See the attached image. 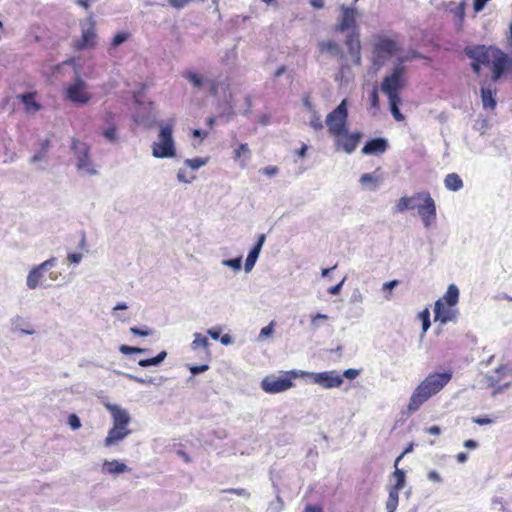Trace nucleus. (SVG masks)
<instances>
[{"label": "nucleus", "mask_w": 512, "mask_h": 512, "mask_svg": "<svg viewBox=\"0 0 512 512\" xmlns=\"http://www.w3.org/2000/svg\"><path fill=\"white\" fill-rule=\"evenodd\" d=\"M102 470H103V472L112 474V475H119L124 472L131 471V469L126 464L121 463L117 460L104 461Z\"/></svg>", "instance_id": "5701e85b"}, {"label": "nucleus", "mask_w": 512, "mask_h": 512, "mask_svg": "<svg viewBox=\"0 0 512 512\" xmlns=\"http://www.w3.org/2000/svg\"><path fill=\"white\" fill-rule=\"evenodd\" d=\"M459 316V310L455 306L445 305L443 299H438L434 305V318L441 324L448 322L456 323Z\"/></svg>", "instance_id": "2eb2a0df"}, {"label": "nucleus", "mask_w": 512, "mask_h": 512, "mask_svg": "<svg viewBox=\"0 0 512 512\" xmlns=\"http://www.w3.org/2000/svg\"><path fill=\"white\" fill-rule=\"evenodd\" d=\"M481 100L484 109H495L497 105V101L495 99V90H492L491 88L482 87Z\"/></svg>", "instance_id": "393cba45"}, {"label": "nucleus", "mask_w": 512, "mask_h": 512, "mask_svg": "<svg viewBox=\"0 0 512 512\" xmlns=\"http://www.w3.org/2000/svg\"><path fill=\"white\" fill-rule=\"evenodd\" d=\"M369 100L371 102L372 107L378 108L379 106V98H378V92L376 89H373L369 95Z\"/></svg>", "instance_id": "4d7b16f0"}, {"label": "nucleus", "mask_w": 512, "mask_h": 512, "mask_svg": "<svg viewBox=\"0 0 512 512\" xmlns=\"http://www.w3.org/2000/svg\"><path fill=\"white\" fill-rule=\"evenodd\" d=\"M166 356H167V352L162 351L155 357L139 360L138 365L141 367L158 366L159 364H161L164 361Z\"/></svg>", "instance_id": "7c9ffc66"}, {"label": "nucleus", "mask_w": 512, "mask_h": 512, "mask_svg": "<svg viewBox=\"0 0 512 512\" xmlns=\"http://www.w3.org/2000/svg\"><path fill=\"white\" fill-rule=\"evenodd\" d=\"M419 318L422 322V330H423V333H426L427 330L430 328V313H429V310L428 309H425L423 310L420 314H419Z\"/></svg>", "instance_id": "37998d69"}, {"label": "nucleus", "mask_w": 512, "mask_h": 512, "mask_svg": "<svg viewBox=\"0 0 512 512\" xmlns=\"http://www.w3.org/2000/svg\"><path fill=\"white\" fill-rule=\"evenodd\" d=\"M208 335L214 340L220 339L221 334V328L220 327H213L207 330Z\"/></svg>", "instance_id": "bf43d9fd"}, {"label": "nucleus", "mask_w": 512, "mask_h": 512, "mask_svg": "<svg viewBox=\"0 0 512 512\" xmlns=\"http://www.w3.org/2000/svg\"><path fill=\"white\" fill-rule=\"evenodd\" d=\"M341 15L338 18V22L334 27L335 32L339 33H354L360 32L359 26L357 24V18L359 13L354 6L341 5L340 6Z\"/></svg>", "instance_id": "1a4fd4ad"}, {"label": "nucleus", "mask_w": 512, "mask_h": 512, "mask_svg": "<svg viewBox=\"0 0 512 512\" xmlns=\"http://www.w3.org/2000/svg\"><path fill=\"white\" fill-rule=\"evenodd\" d=\"M130 332L135 335V336H149L152 334V331L151 330H143V329H140L138 327H131L130 328Z\"/></svg>", "instance_id": "864d4df0"}, {"label": "nucleus", "mask_w": 512, "mask_h": 512, "mask_svg": "<svg viewBox=\"0 0 512 512\" xmlns=\"http://www.w3.org/2000/svg\"><path fill=\"white\" fill-rule=\"evenodd\" d=\"M198 92H204L206 90V84L209 77L202 74L186 71L182 75Z\"/></svg>", "instance_id": "412c9836"}, {"label": "nucleus", "mask_w": 512, "mask_h": 512, "mask_svg": "<svg viewBox=\"0 0 512 512\" xmlns=\"http://www.w3.org/2000/svg\"><path fill=\"white\" fill-rule=\"evenodd\" d=\"M427 479L429 481H431L433 483H437V484H441L443 482L442 476L440 475V473H438L435 470H432V471L428 472Z\"/></svg>", "instance_id": "8fccbe9b"}, {"label": "nucleus", "mask_w": 512, "mask_h": 512, "mask_svg": "<svg viewBox=\"0 0 512 512\" xmlns=\"http://www.w3.org/2000/svg\"><path fill=\"white\" fill-rule=\"evenodd\" d=\"M18 97L24 103L26 110L28 112H36L40 109L39 104L35 102L32 94L26 93V94L19 95Z\"/></svg>", "instance_id": "473e14b6"}, {"label": "nucleus", "mask_w": 512, "mask_h": 512, "mask_svg": "<svg viewBox=\"0 0 512 512\" xmlns=\"http://www.w3.org/2000/svg\"><path fill=\"white\" fill-rule=\"evenodd\" d=\"M399 284L398 280H391L388 282H385L382 286V290H392Z\"/></svg>", "instance_id": "338daca9"}, {"label": "nucleus", "mask_w": 512, "mask_h": 512, "mask_svg": "<svg viewBox=\"0 0 512 512\" xmlns=\"http://www.w3.org/2000/svg\"><path fill=\"white\" fill-rule=\"evenodd\" d=\"M208 162L207 158H193V159H186L184 161L185 165L192 170H197L202 166H205Z\"/></svg>", "instance_id": "a19ab883"}, {"label": "nucleus", "mask_w": 512, "mask_h": 512, "mask_svg": "<svg viewBox=\"0 0 512 512\" xmlns=\"http://www.w3.org/2000/svg\"><path fill=\"white\" fill-rule=\"evenodd\" d=\"M310 125L316 131L321 130L323 128L321 117L316 111H313V113H312Z\"/></svg>", "instance_id": "a18cd8bd"}, {"label": "nucleus", "mask_w": 512, "mask_h": 512, "mask_svg": "<svg viewBox=\"0 0 512 512\" xmlns=\"http://www.w3.org/2000/svg\"><path fill=\"white\" fill-rule=\"evenodd\" d=\"M130 433L131 430H129L127 427L113 426L108 431L107 437L105 438L104 441V445L106 447L116 445L120 441L124 440Z\"/></svg>", "instance_id": "aec40b11"}, {"label": "nucleus", "mask_w": 512, "mask_h": 512, "mask_svg": "<svg viewBox=\"0 0 512 512\" xmlns=\"http://www.w3.org/2000/svg\"><path fill=\"white\" fill-rule=\"evenodd\" d=\"M119 351L125 355L134 354V353L145 354V353L149 352V349L140 348V347H132V346H128V345H121L119 347Z\"/></svg>", "instance_id": "58836bf2"}, {"label": "nucleus", "mask_w": 512, "mask_h": 512, "mask_svg": "<svg viewBox=\"0 0 512 512\" xmlns=\"http://www.w3.org/2000/svg\"><path fill=\"white\" fill-rule=\"evenodd\" d=\"M86 89L87 84L85 81L77 77L66 89V96L75 104H86L90 100V95L87 93Z\"/></svg>", "instance_id": "4468645a"}, {"label": "nucleus", "mask_w": 512, "mask_h": 512, "mask_svg": "<svg viewBox=\"0 0 512 512\" xmlns=\"http://www.w3.org/2000/svg\"><path fill=\"white\" fill-rule=\"evenodd\" d=\"M278 168L276 166H267L260 169V172L267 176H274L278 173Z\"/></svg>", "instance_id": "5fc2aeb1"}, {"label": "nucleus", "mask_w": 512, "mask_h": 512, "mask_svg": "<svg viewBox=\"0 0 512 512\" xmlns=\"http://www.w3.org/2000/svg\"><path fill=\"white\" fill-rule=\"evenodd\" d=\"M194 339L191 343V349L197 350L199 348H207L209 346V340L206 336L202 335L201 333H194Z\"/></svg>", "instance_id": "f704fd0d"}, {"label": "nucleus", "mask_w": 512, "mask_h": 512, "mask_svg": "<svg viewBox=\"0 0 512 512\" xmlns=\"http://www.w3.org/2000/svg\"><path fill=\"white\" fill-rule=\"evenodd\" d=\"M304 373V377H310L315 384L325 389L337 388L343 383L342 376L335 370L318 373L304 371Z\"/></svg>", "instance_id": "9b49d317"}, {"label": "nucleus", "mask_w": 512, "mask_h": 512, "mask_svg": "<svg viewBox=\"0 0 512 512\" xmlns=\"http://www.w3.org/2000/svg\"><path fill=\"white\" fill-rule=\"evenodd\" d=\"M441 299H443L445 305L456 306L459 300L458 287L455 284H450Z\"/></svg>", "instance_id": "cd10ccee"}, {"label": "nucleus", "mask_w": 512, "mask_h": 512, "mask_svg": "<svg viewBox=\"0 0 512 512\" xmlns=\"http://www.w3.org/2000/svg\"><path fill=\"white\" fill-rule=\"evenodd\" d=\"M46 156V147H44L43 149H41L38 153H36L31 159H30V162L31 163H36L38 161H41L45 158Z\"/></svg>", "instance_id": "052dcab7"}, {"label": "nucleus", "mask_w": 512, "mask_h": 512, "mask_svg": "<svg viewBox=\"0 0 512 512\" xmlns=\"http://www.w3.org/2000/svg\"><path fill=\"white\" fill-rule=\"evenodd\" d=\"M417 198L423 203L417 205V211L425 228H429L436 220V204L428 192L417 193Z\"/></svg>", "instance_id": "9d476101"}, {"label": "nucleus", "mask_w": 512, "mask_h": 512, "mask_svg": "<svg viewBox=\"0 0 512 512\" xmlns=\"http://www.w3.org/2000/svg\"><path fill=\"white\" fill-rule=\"evenodd\" d=\"M444 185L447 190L457 192L463 188L464 184L457 173H450L446 175Z\"/></svg>", "instance_id": "a878e982"}, {"label": "nucleus", "mask_w": 512, "mask_h": 512, "mask_svg": "<svg viewBox=\"0 0 512 512\" xmlns=\"http://www.w3.org/2000/svg\"><path fill=\"white\" fill-rule=\"evenodd\" d=\"M260 252V250L254 247H252V249L249 251L244 264V270L246 273L250 272L254 268L255 263L260 255Z\"/></svg>", "instance_id": "72a5a7b5"}, {"label": "nucleus", "mask_w": 512, "mask_h": 512, "mask_svg": "<svg viewBox=\"0 0 512 512\" xmlns=\"http://www.w3.org/2000/svg\"><path fill=\"white\" fill-rule=\"evenodd\" d=\"M129 37L130 34L128 32H118L112 39L110 50L117 48L118 46L126 42L129 39Z\"/></svg>", "instance_id": "ea45409f"}, {"label": "nucleus", "mask_w": 512, "mask_h": 512, "mask_svg": "<svg viewBox=\"0 0 512 512\" xmlns=\"http://www.w3.org/2000/svg\"><path fill=\"white\" fill-rule=\"evenodd\" d=\"M344 282H345V278H343L338 284L330 287L328 289V293L331 295H338L342 289Z\"/></svg>", "instance_id": "13d9d810"}, {"label": "nucleus", "mask_w": 512, "mask_h": 512, "mask_svg": "<svg viewBox=\"0 0 512 512\" xmlns=\"http://www.w3.org/2000/svg\"><path fill=\"white\" fill-rule=\"evenodd\" d=\"M347 100L343 99L340 104L330 112L325 120L329 133L335 137L345 134L347 130Z\"/></svg>", "instance_id": "423d86ee"}, {"label": "nucleus", "mask_w": 512, "mask_h": 512, "mask_svg": "<svg viewBox=\"0 0 512 512\" xmlns=\"http://www.w3.org/2000/svg\"><path fill=\"white\" fill-rule=\"evenodd\" d=\"M106 408L111 413L113 426L127 427L131 421L128 410L115 404H107Z\"/></svg>", "instance_id": "a211bd4d"}, {"label": "nucleus", "mask_w": 512, "mask_h": 512, "mask_svg": "<svg viewBox=\"0 0 512 512\" xmlns=\"http://www.w3.org/2000/svg\"><path fill=\"white\" fill-rule=\"evenodd\" d=\"M242 154H247L248 158H250L251 153L248 144L246 143L240 144L239 147L234 151V159H239L242 156Z\"/></svg>", "instance_id": "49530a36"}, {"label": "nucleus", "mask_w": 512, "mask_h": 512, "mask_svg": "<svg viewBox=\"0 0 512 512\" xmlns=\"http://www.w3.org/2000/svg\"><path fill=\"white\" fill-rule=\"evenodd\" d=\"M81 38L75 40L74 47L77 50H84L95 46L96 33L94 30V21L90 17L86 22L81 23Z\"/></svg>", "instance_id": "ddd939ff"}, {"label": "nucleus", "mask_w": 512, "mask_h": 512, "mask_svg": "<svg viewBox=\"0 0 512 512\" xmlns=\"http://www.w3.org/2000/svg\"><path fill=\"white\" fill-rule=\"evenodd\" d=\"M77 163L76 167L78 171H84L89 175H96L97 169L95 168L92 160L90 159V148L89 146L77 139L72 140V147Z\"/></svg>", "instance_id": "6e6552de"}, {"label": "nucleus", "mask_w": 512, "mask_h": 512, "mask_svg": "<svg viewBox=\"0 0 512 512\" xmlns=\"http://www.w3.org/2000/svg\"><path fill=\"white\" fill-rule=\"evenodd\" d=\"M399 502V494L396 491H389L388 499L386 501L387 512H395Z\"/></svg>", "instance_id": "4c0bfd02"}, {"label": "nucleus", "mask_w": 512, "mask_h": 512, "mask_svg": "<svg viewBox=\"0 0 512 512\" xmlns=\"http://www.w3.org/2000/svg\"><path fill=\"white\" fill-rule=\"evenodd\" d=\"M388 148V141L385 138L377 137L370 139L362 148V153L365 155H379L383 154Z\"/></svg>", "instance_id": "6ab92c4d"}, {"label": "nucleus", "mask_w": 512, "mask_h": 512, "mask_svg": "<svg viewBox=\"0 0 512 512\" xmlns=\"http://www.w3.org/2000/svg\"><path fill=\"white\" fill-rule=\"evenodd\" d=\"M152 155L155 158H173L176 155L173 127L171 124L160 123L157 141L152 146Z\"/></svg>", "instance_id": "39448f33"}, {"label": "nucleus", "mask_w": 512, "mask_h": 512, "mask_svg": "<svg viewBox=\"0 0 512 512\" xmlns=\"http://www.w3.org/2000/svg\"><path fill=\"white\" fill-rule=\"evenodd\" d=\"M209 369V366L207 364L203 365H192L189 367V370L192 375H198L200 373H203Z\"/></svg>", "instance_id": "3c124183"}, {"label": "nucleus", "mask_w": 512, "mask_h": 512, "mask_svg": "<svg viewBox=\"0 0 512 512\" xmlns=\"http://www.w3.org/2000/svg\"><path fill=\"white\" fill-rule=\"evenodd\" d=\"M67 259H68L69 262H71L73 264H78L82 260V254H80V253H70V254H68Z\"/></svg>", "instance_id": "e2e57ef3"}, {"label": "nucleus", "mask_w": 512, "mask_h": 512, "mask_svg": "<svg viewBox=\"0 0 512 512\" xmlns=\"http://www.w3.org/2000/svg\"><path fill=\"white\" fill-rule=\"evenodd\" d=\"M113 115L111 113H106L105 115V123L107 124V129L103 131V136L110 142H115L117 140V128L114 124Z\"/></svg>", "instance_id": "bb28decb"}, {"label": "nucleus", "mask_w": 512, "mask_h": 512, "mask_svg": "<svg viewBox=\"0 0 512 512\" xmlns=\"http://www.w3.org/2000/svg\"><path fill=\"white\" fill-rule=\"evenodd\" d=\"M177 179L179 182L188 184V183H191L195 179V176L188 175L186 169L180 168L177 172Z\"/></svg>", "instance_id": "c03bdc74"}, {"label": "nucleus", "mask_w": 512, "mask_h": 512, "mask_svg": "<svg viewBox=\"0 0 512 512\" xmlns=\"http://www.w3.org/2000/svg\"><path fill=\"white\" fill-rule=\"evenodd\" d=\"M329 319V316L323 313H317L311 316L310 328L313 331L319 329Z\"/></svg>", "instance_id": "e433bc0d"}, {"label": "nucleus", "mask_w": 512, "mask_h": 512, "mask_svg": "<svg viewBox=\"0 0 512 512\" xmlns=\"http://www.w3.org/2000/svg\"><path fill=\"white\" fill-rule=\"evenodd\" d=\"M221 264L226 267L232 268L234 271H239L242 265V258L237 257L233 259L222 260Z\"/></svg>", "instance_id": "79ce46f5"}, {"label": "nucleus", "mask_w": 512, "mask_h": 512, "mask_svg": "<svg viewBox=\"0 0 512 512\" xmlns=\"http://www.w3.org/2000/svg\"><path fill=\"white\" fill-rule=\"evenodd\" d=\"M464 52L470 59L489 65L493 81H498L507 71L512 72V58L499 48L475 45L466 47Z\"/></svg>", "instance_id": "f257e3e1"}, {"label": "nucleus", "mask_w": 512, "mask_h": 512, "mask_svg": "<svg viewBox=\"0 0 512 512\" xmlns=\"http://www.w3.org/2000/svg\"><path fill=\"white\" fill-rule=\"evenodd\" d=\"M405 479H396L395 485L390 489V491H396V494H399V491L404 488Z\"/></svg>", "instance_id": "0e129e2a"}, {"label": "nucleus", "mask_w": 512, "mask_h": 512, "mask_svg": "<svg viewBox=\"0 0 512 512\" xmlns=\"http://www.w3.org/2000/svg\"><path fill=\"white\" fill-rule=\"evenodd\" d=\"M68 424L70 425L71 429L77 430L81 427L80 418L76 414H70L68 417Z\"/></svg>", "instance_id": "09e8293b"}, {"label": "nucleus", "mask_w": 512, "mask_h": 512, "mask_svg": "<svg viewBox=\"0 0 512 512\" xmlns=\"http://www.w3.org/2000/svg\"><path fill=\"white\" fill-rule=\"evenodd\" d=\"M265 240H266L265 234H260L258 236L257 242L254 244L253 247L261 251V249L265 243Z\"/></svg>", "instance_id": "774afa93"}, {"label": "nucleus", "mask_w": 512, "mask_h": 512, "mask_svg": "<svg viewBox=\"0 0 512 512\" xmlns=\"http://www.w3.org/2000/svg\"><path fill=\"white\" fill-rule=\"evenodd\" d=\"M303 370H289L280 374H270L262 379L261 388L268 394L282 393L294 386L293 379L303 378Z\"/></svg>", "instance_id": "20e7f679"}, {"label": "nucleus", "mask_w": 512, "mask_h": 512, "mask_svg": "<svg viewBox=\"0 0 512 512\" xmlns=\"http://www.w3.org/2000/svg\"><path fill=\"white\" fill-rule=\"evenodd\" d=\"M318 48L321 53H328L333 57H339L341 59L344 58L341 46L334 40L320 41Z\"/></svg>", "instance_id": "4be33fe9"}, {"label": "nucleus", "mask_w": 512, "mask_h": 512, "mask_svg": "<svg viewBox=\"0 0 512 512\" xmlns=\"http://www.w3.org/2000/svg\"><path fill=\"white\" fill-rule=\"evenodd\" d=\"M421 58V54L417 51H410L405 55L398 56L396 58V62L394 66H400L401 68H405L404 63L409 62L413 59Z\"/></svg>", "instance_id": "c9c22d12"}, {"label": "nucleus", "mask_w": 512, "mask_h": 512, "mask_svg": "<svg viewBox=\"0 0 512 512\" xmlns=\"http://www.w3.org/2000/svg\"><path fill=\"white\" fill-rule=\"evenodd\" d=\"M359 375V371L356 369H347L344 371L342 378L346 377L347 379H355Z\"/></svg>", "instance_id": "680f3d73"}, {"label": "nucleus", "mask_w": 512, "mask_h": 512, "mask_svg": "<svg viewBox=\"0 0 512 512\" xmlns=\"http://www.w3.org/2000/svg\"><path fill=\"white\" fill-rule=\"evenodd\" d=\"M24 323V319L21 316H15L11 319V324L13 328L18 329L20 328Z\"/></svg>", "instance_id": "69168bd1"}, {"label": "nucleus", "mask_w": 512, "mask_h": 512, "mask_svg": "<svg viewBox=\"0 0 512 512\" xmlns=\"http://www.w3.org/2000/svg\"><path fill=\"white\" fill-rule=\"evenodd\" d=\"M490 0H474L473 9L476 13L481 12Z\"/></svg>", "instance_id": "6e6d98bb"}, {"label": "nucleus", "mask_w": 512, "mask_h": 512, "mask_svg": "<svg viewBox=\"0 0 512 512\" xmlns=\"http://www.w3.org/2000/svg\"><path fill=\"white\" fill-rule=\"evenodd\" d=\"M416 199H418L417 194L411 197H401L395 206V211L401 213L407 209H417V205L414 203Z\"/></svg>", "instance_id": "c85d7f7f"}, {"label": "nucleus", "mask_w": 512, "mask_h": 512, "mask_svg": "<svg viewBox=\"0 0 512 512\" xmlns=\"http://www.w3.org/2000/svg\"><path fill=\"white\" fill-rule=\"evenodd\" d=\"M274 324L273 322H271L270 324H268L267 326L263 327L261 330H260V334L259 336L260 337H269L272 335V333L274 332V328H273Z\"/></svg>", "instance_id": "603ef678"}, {"label": "nucleus", "mask_w": 512, "mask_h": 512, "mask_svg": "<svg viewBox=\"0 0 512 512\" xmlns=\"http://www.w3.org/2000/svg\"><path fill=\"white\" fill-rule=\"evenodd\" d=\"M57 259L55 257H52L41 264L33 267L26 279V285L29 289L34 290L36 289L42 282L45 273L53 268L56 265Z\"/></svg>", "instance_id": "f8f14e48"}, {"label": "nucleus", "mask_w": 512, "mask_h": 512, "mask_svg": "<svg viewBox=\"0 0 512 512\" xmlns=\"http://www.w3.org/2000/svg\"><path fill=\"white\" fill-rule=\"evenodd\" d=\"M363 301L364 295L358 288L354 289L350 297V302L354 304H361Z\"/></svg>", "instance_id": "de8ad7c7"}, {"label": "nucleus", "mask_w": 512, "mask_h": 512, "mask_svg": "<svg viewBox=\"0 0 512 512\" xmlns=\"http://www.w3.org/2000/svg\"><path fill=\"white\" fill-rule=\"evenodd\" d=\"M359 38L360 32L348 33L344 41L348 53L353 59V63L357 66H360L362 63L361 42Z\"/></svg>", "instance_id": "dca6fc26"}, {"label": "nucleus", "mask_w": 512, "mask_h": 512, "mask_svg": "<svg viewBox=\"0 0 512 512\" xmlns=\"http://www.w3.org/2000/svg\"><path fill=\"white\" fill-rule=\"evenodd\" d=\"M389 100V107L391 114L397 121H403L404 115L400 112L399 105L401 104V98L400 97H394V98H388Z\"/></svg>", "instance_id": "2f4dec72"}, {"label": "nucleus", "mask_w": 512, "mask_h": 512, "mask_svg": "<svg viewBox=\"0 0 512 512\" xmlns=\"http://www.w3.org/2000/svg\"><path fill=\"white\" fill-rule=\"evenodd\" d=\"M405 72L406 68L394 66L391 73L383 78L380 88L388 98L400 97L399 91L406 85Z\"/></svg>", "instance_id": "0eeeda50"}, {"label": "nucleus", "mask_w": 512, "mask_h": 512, "mask_svg": "<svg viewBox=\"0 0 512 512\" xmlns=\"http://www.w3.org/2000/svg\"><path fill=\"white\" fill-rule=\"evenodd\" d=\"M362 134L360 132L349 133L346 130L345 134L336 137L335 144L338 148H342L347 154H351L356 149Z\"/></svg>", "instance_id": "f3484780"}, {"label": "nucleus", "mask_w": 512, "mask_h": 512, "mask_svg": "<svg viewBox=\"0 0 512 512\" xmlns=\"http://www.w3.org/2000/svg\"><path fill=\"white\" fill-rule=\"evenodd\" d=\"M371 46V62L376 71L383 67L399 49L397 41L384 33L374 34L371 38Z\"/></svg>", "instance_id": "7ed1b4c3"}, {"label": "nucleus", "mask_w": 512, "mask_h": 512, "mask_svg": "<svg viewBox=\"0 0 512 512\" xmlns=\"http://www.w3.org/2000/svg\"><path fill=\"white\" fill-rule=\"evenodd\" d=\"M228 84L224 79L221 78H208L205 92H208L210 96L217 97L219 90H226Z\"/></svg>", "instance_id": "b1692460"}, {"label": "nucleus", "mask_w": 512, "mask_h": 512, "mask_svg": "<svg viewBox=\"0 0 512 512\" xmlns=\"http://www.w3.org/2000/svg\"><path fill=\"white\" fill-rule=\"evenodd\" d=\"M359 182L363 185V186H369V189L370 190H376L377 187H378V184L380 182V179L378 176H376L374 173H365V174H362L360 179H359Z\"/></svg>", "instance_id": "c756f323"}, {"label": "nucleus", "mask_w": 512, "mask_h": 512, "mask_svg": "<svg viewBox=\"0 0 512 512\" xmlns=\"http://www.w3.org/2000/svg\"><path fill=\"white\" fill-rule=\"evenodd\" d=\"M452 372L429 374L413 391L408 410L416 412L428 399L440 392L451 380Z\"/></svg>", "instance_id": "f03ea898"}]
</instances>
